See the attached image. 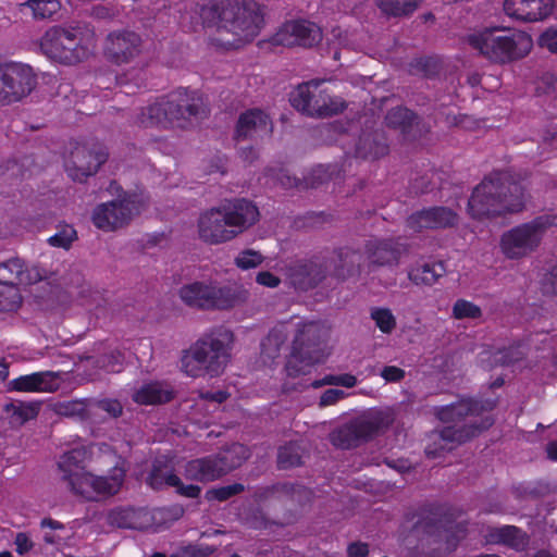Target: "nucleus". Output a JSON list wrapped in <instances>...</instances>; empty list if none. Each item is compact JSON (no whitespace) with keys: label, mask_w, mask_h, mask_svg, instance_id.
<instances>
[{"label":"nucleus","mask_w":557,"mask_h":557,"mask_svg":"<svg viewBox=\"0 0 557 557\" xmlns=\"http://www.w3.org/2000/svg\"><path fill=\"white\" fill-rule=\"evenodd\" d=\"M140 211L136 197L126 196L98 205L91 215L94 225L104 232H113L127 225Z\"/></svg>","instance_id":"nucleus-14"},{"label":"nucleus","mask_w":557,"mask_h":557,"mask_svg":"<svg viewBox=\"0 0 557 557\" xmlns=\"http://www.w3.org/2000/svg\"><path fill=\"white\" fill-rule=\"evenodd\" d=\"M60 372L42 371L27 375H21L9 383V387L16 392L26 393H53L61 386Z\"/></svg>","instance_id":"nucleus-24"},{"label":"nucleus","mask_w":557,"mask_h":557,"mask_svg":"<svg viewBox=\"0 0 557 557\" xmlns=\"http://www.w3.org/2000/svg\"><path fill=\"white\" fill-rule=\"evenodd\" d=\"M97 408L116 418L122 413V405L116 399H102L97 403Z\"/></svg>","instance_id":"nucleus-50"},{"label":"nucleus","mask_w":557,"mask_h":557,"mask_svg":"<svg viewBox=\"0 0 557 557\" xmlns=\"http://www.w3.org/2000/svg\"><path fill=\"white\" fill-rule=\"evenodd\" d=\"M524 356V346L517 345L493 354V364H510L519 361Z\"/></svg>","instance_id":"nucleus-40"},{"label":"nucleus","mask_w":557,"mask_h":557,"mask_svg":"<svg viewBox=\"0 0 557 557\" xmlns=\"http://www.w3.org/2000/svg\"><path fill=\"white\" fill-rule=\"evenodd\" d=\"M421 0H375L383 13L391 16L411 14Z\"/></svg>","instance_id":"nucleus-33"},{"label":"nucleus","mask_w":557,"mask_h":557,"mask_svg":"<svg viewBox=\"0 0 557 557\" xmlns=\"http://www.w3.org/2000/svg\"><path fill=\"white\" fill-rule=\"evenodd\" d=\"M320 100H321L320 104L325 106V109H326L325 111H327V113H315L314 116H320V117L331 116V115L342 112L345 109L344 100H342L339 97L331 96L325 90L321 91Z\"/></svg>","instance_id":"nucleus-44"},{"label":"nucleus","mask_w":557,"mask_h":557,"mask_svg":"<svg viewBox=\"0 0 557 557\" xmlns=\"http://www.w3.org/2000/svg\"><path fill=\"white\" fill-rule=\"evenodd\" d=\"M40 525H41V528H49L52 531L53 530H62L63 529L62 523H60L57 520L49 519V518L42 519L41 522H40Z\"/></svg>","instance_id":"nucleus-60"},{"label":"nucleus","mask_w":557,"mask_h":557,"mask_svg":"<svg viewBox=\"0 0 557 557\" xmlns=\"http://www.w3.org/2000/svg\"><path fill=\"white\" fill-rule=\"evenodd\" d=\"M445 272L442 262L419 261L408 269V278L414 285L431 286L444 276Z\"/></svg>","instance_id":"nucleus-31"},{"label":"nucleus","mask_w":557,"mask_h":557,"mask_svg":"<svg viewBox=\"0 0 557 557\" xmlns=\"http://www.w3.org/2000/svg\"><path fill=\"white\" fill-rule=\"evenodd\" d=\"M36 79L30 66L23 63L0 65V104L20 101L30 94Z\"/></svg>","instance_id":"nucleus-15"},{"label":"nucleus","mask_w":557,"mask_h":557,"mask_svg":"<svg viewBox=\"0 0 557 557\" xmlns=\"http://www.w3.org/2000/svg\"><path fill=\"white\" fill-rule=\"evenodd\" d=\"M44 541L50 545H59L62 542V539L52 532H47L44 535Z\"/></svg>","instance_id":"nucleus-62"},{"label":"nucleus","mask_w":557,"mask_h":557,"mask_svg":"<svg viewBox=\"0 0 557 557\" xmlns=\"http://www.w3.org/2000/svg\"><path fill=\"white\" fill-rule=\"evenodd\" d=\"M541 48L557 53V27H549L539 37Z\"/></svg>","instance_id":"nucleus-48"},{"label":"nucleus","mask_w":557,"mask_h":557,"mask_svg":"<svg viewBox=\"0 0 557 557\" xmlns=\"http://www.w3.org/2000/svg\"><path fill=\"white\" fill-rule=\"evenodd\" d=\"M554 0H505L504 11L512 20L520 22H540L547 18L554 10Z\"/></svg>","instance_id":"nucleus-21"},{"label":"nucleus","mask_w":557,"mask_h":557,"mask_svg":"<svg viewBox=\"0 0 557 557\" xmlns=\"http://www.w3.org/2000/svg\"><path fill=\"white\" fill-rule=\"evenodd\" d=\"M321 82L311 81L299 85L290 94L292 106L308 115L314 116L315 113H327L325 106L320 104Z\"/></svg>","instance_id":"nucleus-26"},{"label":"nucleus","mask_w":557,"mask_h":557,"mask_svg":"<svg viewBox=\"0 0 557 557\" xmlns=\"http://www.w3.org/2000/svg\"><path fill=\"white\" fill-rule=\"evenodd\" d=\"M298 488L299 487H296L289 483H283V484H277V485L273 486L271 492L273 494H286V495H292L294 497L296 490H298Z\"/></svg>","instance_id":"nucleus-57"},{"label":"nucleus","mask_w":557,"mask_h":557,"mask_svg":"<svg viewBox=\"0 0 557 557\" xmlns=\"http://www.w3.org/2000/svg\"><path fill=\"white\" fill-rule=\"evenodd\" d=\"M107 159L108 152L104 147L81 145L74 148L66 160V172L74 181L82 182L94 175Z\"/></svg>","instance_id":"nucleus-17"},{"label":"nucleus","mask_w":557,"mask_h":557,"mask_svg":"<svg viewBox=\"0 0 557 557\" xmlns=\"http://www.w3.org/2000/svg\"><path fill=\"white\" fill-rule=\"evenodd\" d=\"M392 422L387 411L372 410L356 418L331 434L332 443L341 448H349L359 440H367Z\"/></svg>","instance_id":"nucleus-13"},{"label":"nucleus","mask_w":557,"mask_h":557,"mask_svg":"<svg viewBox=\"0 0 557 557\" xmlns=\"http://www.w3.org/2000/svg\"><path fill=\"white\" fill-rule=\"evenodd\" d=\"M494 406L495 403L491 400L480 404L472 399H461L456 404L441 407L437 410V417L448 425L431 435L434 447L429 444L425 453L429 456L436 457L440 450H449L454 445L460 444L478 432L490 428L493 424L490 411Z\"/></svg>","instance_id":"nucleus-3"},{"label":"nucleus","mask_w":557,"mask_h":557,"mask_svg":"<svg viewBox=\"0 0 557 557\" xmlns=\"http://www.w3.org/2000/svg\"><path fill=\"white\" fill-rule=\"evenodd\" d=\"M248 456L246 446L233 444L218 454L188 461L184 467V476L190 481L211 482L242 466Z\"/></svg>","instance_id":"nucleus-11"},{"label":"nucleus","mask_w":557,"mask_h":557,"mask_svg":"<svg viewBox=\"0 0 557 557\" xmlns=\"http://www.w3.org/2000/svg\"><path fill=\"white\" fill-rule=\"evenodd\" d=\"M453 314L456 319H478L481 317L482 311L473 302L458 299L453 307Z\"/></svg>","instance_id":"nucleus-42"},{"label":"nucleus","mask_w":557,"mask_h":557,"mask_svg":"<svg viewBox=\"0 0 557 557\" xmlns=\"http://www.w3.org/2000/svg\"><path fill=\"white\" fill-rule=\"evenodd\" d=\"M258 218L257 207L246 199L226 202L200 214L197 223L198 236L210 245L223 244L242 234Z\"/></svg>","instance_id":"nucleus-4"},{"label":"nucleus","mask_w":557,"mask_h":557,"mask_svg":"<svg viewBox=\"0 0 557 557\" xmlns=\"http://www.w3.org/2000/svg\"><path fill=\"white\" fill-rule=\"evenodd\" d=\"M292 326H294L295 335L292 354L286 363V372L287 375L296 377L308 373L313 364L322 362L326 357L320 347L324 331L319 323L298 322L295 325L287 323L275 325L261 344V355L270 360L278 357Z\"/></svg>","instance_id":"nucleus-2"},{"label":"nucleus","mask_w":557,"mask_h":557,"mask_svg":"<svg viewBox=\"0 0 557 557\" xmlns=\"http://www.w3.org/2000/svg\"><path fill=\"white\" fill-rule=\"evenodd\" d=\"M272 132V123L269 116L260 109H251L244 112L237 123L238 137H261Z\"/></svg>","instance_id":"nucleus-28"},{"label":"nucleus","mask_w":557,"mask_h":557,"mask_svg":"<svg viewBox=\"0 0 557 557\" xmlns=\"http://www.w3.org/2000/svg\"><path fill=\"white\" fill-rule=\"evenodd\" d=\"M256 282L262 286L275 288L280 285L281 280L269 271H262L257 274Z\"/></svg>","instance_id":"nucleus-54"},{"label":"nucleus","mask_w":557,"mask_h":557,"mask_svg":"<svg viewBox=\"0 0 557 557\" xmlns=\"http://www.w3.org/2000/svg\"><path fill=\"white\" fill-rule=\"evenodd\" d=\"M14 543L16 546V552L21 556L25 555L34 547L33 541L26 533L23 532L16 534Z\"/></svg>","instance_id":"nucleus-52"},{"label":"nucleus","mask_w":557,"mask_h":557,"mask_svg":"<svg viewBox=\"0 0 557 557\" xmlns=\"http://www.w3.org/2000/svg\"><path fill=\"white\" fill-rule=\"evenodd\" d=\"M38 45L48 59L73 65L94 54L97 38L95 32L85 26H52L45 32Z\"/></svg>","instance_id":"nucleus-8"},{"label":"nucleus","mask_w":557,"mask_h":557,"mask_svg":"<svg viewBox=\"0 0 557 557\" xmlns=\"http://www.w3.org/2000/svg\"><path fill=\"white\" fill-rule=\"evenodd\" d=\"M414 120L413 113L406 108H395L386 115V122L393 127L406 128L410 126Z\"/></svg>","instance_id":"nucleus-39"},{"label":"nucleus","mask_w":557,"mask_h":557,"mask_svg":"<svg viewBox=\"0 0 557 557\" xmlns=\"http://www.w3.org/2000/svg\"><path fill=\"white\" fill-rule=\"evenodd\" d=\"M76 238V231L72 226H65L60 232L49 237L48 243L53 247L67 249Z\"/></svg>","instance_id":"nucleus-46"},{"label":"nucleus","mask_w":557,"mask_h":557,"mask_svg":"<svg viewBox=\"0 0 557 557\" xmlns=\"http://www.w3.org/2000/svg\"><path fill=\"white\" fill-rule=\"evenodd\" d=\"M249 293L242 286H220L212 281H196L180 289V297L189 307L230 309L245 302Z\"/></svg>","instance_id":"nucleus-10"},{"label":"nucleus","mask_w":557,"mask_h":557,"mask_svg":"<svg viewBox=\"0 0 557 557\" xmlns=\"http://www.w3.org/2000/svg\"><path fill=\"white\" fill-rule=\"evenodd\" d=\"M547 455L550 459L557 461V442H552L547 445Z\"/></svg>","instance_id":"nucleus-64"},{"label":"nucleus","mask_w":557,"mask_h":557,"mask_svg":"<svg viewBox=\"0 0 557 557\" xmlns=\"http://www.w3.org/2000/svg\"><path fill=\"white\" fill-rule=\"evenodd\" d=\"M543 81L547 84L549 90H556L557 78L553 74H546Z\"/></svg>","instance_id":"nucleus-63"},{"label":"nucleus","mask_w":557,"mask_h":557,"mask_svg":"<svg viewBox=\"0 0 557 557\" xmlns=\"http://www.w3.org/2000/svg\"><path fill=\"white\" fill-rule=\"evenodd\" d=\"M322 39L320 27L308 21L284 23L271 37L272 45L292 47L295 45L311 47Z\"/></svg>","instance_id":"nucleus-19"},{"label":"nucleus","mask_w":557,"mask_h":557,"mask_svg":"<svg viewBox=\"0 0 557 557\" xmlns=\"http://www.w3.org/2000/svg\"><path fill=\"white\" fill-rule=\"evenodd\" d=\"M369 547L364 543H354L348 547V557H367Z\"/></svg>","instance_id":"nucleus-56"},{"label":"nucleus","mask_w":557,"mask_h":557,"mask_svg":"<svg viewBox=\"0 0 557 557\" xmlns=\"http://www.w3.org/2000/svg\"><path fill=\"white\" fill-rule=\"evenodd\" d=\"M132 398L138 405L162 404L172 398V389L165 383L149 382L135 389Z\"/></svg>","instance_id":"nucleus-30"},{"label":"nucleus","mask_w":557,"mask_h":557,"mask_svg":"<svg viewBox=\"0 0 557 557\" xmlns=\"http://www.w3.org/2000/svg\"><path fill=\"white\" fill-rule=\"evenodd\" d=\"M203 23L216 28L215 46L238 49L261 32L264 18L260 10L244 0H215L201 9Z\"/></svg>","instance_id":"nucleus-1"},{"label":"nucleus","mask_w":557,"mask_h":557,"mask_svg":"<svg viewBox=\"0 0 557 557\" xmlns=\"http://www.w3.org/2000/svg\"><path fill=\"white\" fill-rule=\"evenodd\" d=\"M203 399L212 400L216 404H221L226 399V394L224 392H218V393H207L202 396Z\"/></svg>","instance_id":"nucleus-61"},{"label":"nucleus","mask_w":557,"mask_h":557,"mask_svg":"<svg viewBox=\"0 0 557 557\" xmlns=\"http://www.w3.org/2000/svg\"><path fill=\"white\" fill-rule=\"evenodd\" d=\"M45 271L38 265H26L20 258L0 263V284H34L41 281Z\"/></svg>","instance_id":"nucleus-23"},{"label":"nucleus","mask_w":557,"mask_h":557,"mask_svg":"<svg viewBox=\"0 0 557 557\" xmlns=\"http://www.w3.org/2000/svg\"><path fill=\"white\" fill-rule=\"evenodd\" d=\"M485 540L490 544H502L516 550L524 549L529 542L528 535L513 525L491 528L485 534Z\"/></svg>","instance_id":"nucleus-29"},{"label":"nucleus","mask_w":557,"mask_h":557,"mask_svg":"<svg viewBox=\"0 0 557 557\" xmlns=\"http://www.w3.org/2000/svg\"><path fill=\"white\" fill-rule=\"evenodd\" d=\"M164 516L163 509L116 508L109 513V521L117 528L157 531Z\"/></svg>","instance_id":"nucleus-20"},{"label":"nucleus","mask_w":557,"mask_h":557,"mask_svg":"<svg viewBox=\"0 0 557 557\" xmlns=\"http://www.w3.org/2000/svg\"><path fill=\"white\" fill-rule=\"evenodd\" d=\"M346 396V393L341 389H327L320 397L321 406H331L337 403L339 399H343Z\"/></svg>","instance_id":"nucleus-53"},{"label":"nucleus","mask_w":557,"mask_h":557,"mask_svg":"<svg viewBox=\"0 0 557 557\" xmlns=\"http://www.w3.org/2000/svg\"><path fill=\"white\" fill-rule=\"evenodd\" d=\"M100 363V367L108 372H120L123 368L124 356L121 351L115 350L102 357Z\"/></svg>","instance_id":"nucleus-47"},{"label":"nucleus","mask_w":557,"mask_h":557,"mask_svg":"<svg viewBox=\"0 0 557 557\" xmlns=\"http://www.w3.org/2000/svg\"><path fill=\"white\" fill-rule=\"evenodd\" d=\"M276 180L284 186V187H292L295 185L296 180L292 178L285 171L280 170V172L276 175Z\"/></svg>","instance_id":"nucleus-59"},{"label":"nucleus","mask_w":557,"mask_h":557,"mask_svg":"<svg viewBox=\"0 0 557 557\" xmlns=\"http://www.w3.org/2000/svg\"><path fill=\"white\" fill-rule=\"evenodd\" d=\"M370 318L383 334H391L396 329L397 320L389 308L373 307L370 309Z\"/></svg>","instance_id":"nucleus-35"},{"label":"nucleus","mask_w":557,"mask_h":557,"mask_svg":"<svg viewBox=\"0 0 557 557\" xmlns=\"http://www.w3.org/2000/svg\"><path fill=\"white\" fill-rule=\"evenodd\" d=\"M556 219L539 216L503 233L499 240L502 253L510 260H520L532 255L540 247L548 227L556 225Z\"/></svg>","instance_id":"nucleus-12"},{"label":"nucleus","mask_w":557,"mask_h":557,"mask_svg":"<svg viewBox=\"0 0 557 557\" xmlns=\"http://www.w3.org/2000/svg\"><path fill=\"white\" fill-rule=\"evenodd\" d=\"M263 256L256 250L246 249L235 258V264L242 270L255 269L263 262Z\"/></svg>","instance_id":"nucleus-43"},{"label":"nucleus","mask_w":557,"mask_h":557,"mask_svg":"<svg viewBox=\"0 0 557 557\" xmlns=\"http://www.w3.org/2000/svg\"><path fill=\"white\" fill-rule=\"evenodd\" d=\"M147 483L154 490L162 488L163 486H172L176 492L189 498L199 496L201 488L195 484H184L182 480L166 468L154 466L152 471L147 478Z\"/></svg>","instance_id":"nucleus-27"},{"label":"nucleus","mask_w":557,"mask_h":557,"mask_svg":"<svg viewBox=\"0 0 557 557\" xmlns=\"http://www.w3.org/2000/svg\"><path fill=\"white\" fill-rule=\"evenodd\" d=\"M387 151V148L385 145H380V144H375L373 147L371 146L368 149H366V147L363 146H359L357 148V156L359 157H362V158H368V157H372V158H379L383 154H385Z\"/></svg>","instance_id":"nucleus-51"},{"label":"nucleus","mask_w":557,"mask_h":557,"mask_svg":"<svg viewBox=\"0 0 557 557\" xmlns=\"http://www.w3.org/2000/svg\"><path fill=\"white\" fill-rule=\"evenodd\" d=\"M233 334L219 327L205 334L181 358V370L190 377H215L226 369L232 357Z\"/></svg>","instance_id":"nucleus-5"},{"label":"nucleus","mask_w":557,"mask_h":557,"mask_svg":"<svg viewBox=\"0 0 557 557\" xmlns=\"http://www.w3.org/2000/svg\"><path fill=\"white\" fill-rule=\"evenodd\" d=\"M277 461L281 468H290L301 463V456L298 447L294 444L280 448Z\"/></svg>","instance_id":"nucleus-41"},{"label":"nucleus","mask_w":557,"mask_h":557,"mask_svg":"<svg viewBox=\"0 0 557 557\" xmlns=\"http://www.w3.org/2000/svg\"><path fill=\"white\" fill-rule=\"evenodd\" d=\"M22 302V296L15 284H0V312L15 311Z\"/></svg>","instance_id":"nucleus-37"},{"label":"nucleus","mask_w":557,"mask_h":557,"mask_svg":"<svg viewBox=\"0 0 557 557\" xmlns=\"http://www.w3.org/2000/svg\"><path fill=\"white\" fill-rule=\"evenodd\" d=\"M143 49L138 34L131 30H114L107 35L102 50L104 57L115 64H126L135 60Z\"/></svg>","instance_id":"nucleus-18"},{"label":"nucleus","mask_w":557,"mask_h":557,"mask_svg":"<svg viewBox=\"0 0 557 557\" xmlns=\"http://www.w3.org/2000/svg\"><path fill=\"white\" fill-rule=\"evenodd\" d=\"M457 214L447 208L436 207L411 214L408 219V227L414 232L423 228H443L455 225Z\"/></svg>","instance_id":"nucleus-25"},{"label":"nucleus","mask_w":557,"mask_h":557,"mask_svg":"<svg viewBox=\"0 0 557 557\" xmlns=\"http://www.w3.org/2000/svg\"><path fill=\"white\" fill-rule=\"evenodd\" d=\"M332 38L329 40L333 41L334 44H337L342 47H352V44L349 39L350 34H348L346 30H343L342 28L337 27L332 29L331 32Z\"/></svg>","instance_id":"nucleus-55"},{"label":"nucleus","mask_w":557,"mask_h":557,"mask_svg":"<svg viewBox=\"0 0 557 557\" xmlns=\"http://www.w3.org/2000/svg\"><path fill=\"white\" fill-rule=\"evenodd\" d=\"M205 113L201 96L195 90L178 89L166 98L143 108L135 117L140 127H184L191 116Z\"/></svg>","instance_id":"nucleus-7"},{"label":"nucleus","mask_w":557,"mask_h":557,"mask_svg":"<svg viewBox=\"0 0 557 557\" xmlns=\"http://www.w3.org/2000/svg\"><path fill=\"white\" fill-rule=\"evenodd\" d=\"M380 375L386 383H397L405 377L406 372L396 366H386L381 370Z\"/></svg>","instance_id":"nucleus-49"},{"label":"nucleus","mask_w":557,"mask_h":557,"mask_svg":"<svg viewBox=\"0 0 557 557\" xmlns=\"http://www.w3.org/2000/svg\"><path fill=\"white\" fill-rule=\"evenodd\" d=\"M206 554L197 546L189 545L182 548L180 557H203Z\"/></svg>","instance_id":"nucleus-58"},{"label":"nucleus","mask_w":557,"mask_h":557,"mask_svg":"<svg viewBox=\"0 0 557 557\" xmlns=\"http://www.w3.org/2000/svg\"><path fill=\"white\" fill-rule=\"evenodd\" d=\"M21 7L28 8L34 18H49L61 9L59 0H27Z\"/></svg>","instance_id":"nucleus-34"},{"label":"nucleus","mask_w":557,"mask_h":557,"mask_svg":"<svg viewBox=\"0 0 557 557\" xmlns=\"http://www.w3.org/2000/svg\"><path fill=\"white\" fill-rule=\"evenodd\" d=\"M126 470L115 466L107 475H95L91 472L83 476L79 484L75 483L74 494L87 500H98L117 494L123 486Z\"/></svg>","instance_id":"nucleus-16"},{"label":"nucleus","mask_w":557,"mask_h":557,"mask_svg":"<svg viewBox=\"0 0 557 557\" xmlns=\"http://www.w3.org/2000/svg\"><path fill=\"white\" fill-rule=\"evenodd\" d=\"M89 449L85 446H76L65 451L58 462L61 479L67 483L70 490L75 492V483L79 484L88 471L85 470V462L89 458Z\"/></svg>","instance_id":"nucleus-22"},{"label":"nucleus","mask_w":557,"mask_h":557,"mask_svg":"<svg viewBox=\"0 0 557 557\" xmlns=\"http://www.w3.org/2000/svg\"><path fill=\"white\" fill-rule=\"evenodd\" d=\"M243 491H244V485L239 484V483H235V484L209 490L206 493V498L208 500L224 502V500L231 498L232 496L239 494Z\"/></svg>","instance_id":"nucleus-45"},{"label":"nucleus","mask_w":557,"mask_h":557,"mask_svg":"<svg viewBox=\"0 0 557 557\" xmlns=\"http://www.w3.org/2000/svg\"><path fill=\"white\" fill-rule=\"evenodd\" d=\"M523 187L510 182L506 173H494L478 185L469 200V213L474 219L518 212L524 207Z\"/></svg>","instance_id":"nucleus-6"},{"label":"nucleus","mask_w":557,"mask_h":557,"mask_svg":"<svg viewBox=\"0 0 557 557\" xmlns=\"http://www.w3.org/2000/svg\"><path fill=\"white\" fill-rule=\"evenodd\" d=\"M472 48L495 63H509L524 58L533 47L531 36L521 30L484 29L469 36Z\"/></svg>","instance_id":"nucleus-9"},{"label":"nucleus","mask_w":557,"mask_h":557,"mask_svg":"<svg viewBox=\"0 0 557 557\" xmlns=\"http://www.w3.org/2000/svg\"><path fill=\"white\" fill-rule=\"evenodd\" d=\"M38 410L39 404L37 403L15 401L5 406V412L13 425H22L36 418Z\"/></svg>","instance_id":"nucleus-32"},{"label":"nucleus","mask_w":557,"mask_h":557,"mask_svg":"<svg viewBox=\"0 0 557 557\" xmlns=\"http://www.w3.org/2000/svg\"><path fill=\"white\" fill-rule=\"evenodd\" d=\"M370 259L373 263L386 264L397 260L398 253L388 242L373 243L368 246Z\"/></svg>","instance_id":"nucleus-36"},{"label":"nucleus","mask_w":557,"mask_h":557,"mask_svg":"<svg viewBox=\"0 0 557 557\" xmlns=\"http://www.w3.org/2000/svg\"><path fill=\"white\" fill-rule=\"evenodd\" d=\"M358 383V380L355 375L349 373H343V374H330L324 376L322 380L314 381L312 383V386L318 388L323 385H335V386H344L347 388H351L356 386Z\"/></svg>","instance_id":"nucleus-38"}]
</instances>
